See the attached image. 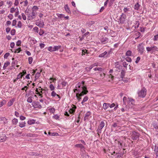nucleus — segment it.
I'll return each instance as SVG.
<instances>
[{
  "label": "nucleus",
  "mask_w": 158,
  "mask_h": 158,
  "mask_svg": "<svg viewBox=\"0 0 158 158\" xmlns=\"http://www.w3.org/2000/svg\"><path fill=\"white\" fill-rule=\"evenodd\" d=\"M137 47V49L139 53H140L141 54H143L144 50V48L142 44L141 43L139 44L138 46Z\"/></svg>",
  "instance_id": "nucleus-13"
},
{
  "label": "nucleus",
  "mask_w": 158,
  "mask_h": 158,
  "mask_svg": "<svg viewBox=\"0 0 158 158\" xmlns=\"http://www.w3.org/2000/svg\"><path fill=\"white\" fill-rule=\"evenodd\" d=\"M57 16L59 18H62L64 17V15L62 14H57Z\"/></svg>",
  "instance_id": "nucleus-52"
},
{
  "label": "nucleus",
  "mask_w": 158,
  "mask_h": 158,
  "mask_svg": "<svg viewBox=\"0 0 158 158\" xmlns=\"http://www.w3.org/2000/svg\"><path fill=\"white\" fill-rule=\"evenodd\" d=\"M61 47V45L55 46L53 47L50 46L48 48V50L50 52H52L58 51Z\"/></svg>",
  "instance_id": "nucleus-7"
},
{
  "label": "nucleus",
  "mask_w": 158,
  "mask_h": 158,
  "mask_svg": "<svg viewBox=\"0 0 158 158\" xmlns=\"http://www.w3.org/2000/svg\"><path fill=\"white\" fill-rule=\"evenodd\" d=\"M48 110L50 112L52 113H54L55 111V109L54 107L49 108Z\"/></svg>",
  "instance_id": "nucleus-37"
},
{
  "label": "nucleus",
  "mask_w": 158,
  "mask_h": 158,
  "mask_svg": "<svg viewBox=\"0 0 158 158\" xmlns=\"http://www.w3.org/2000/svg\"><path fill=\"white\" fill-rule=\"evenodd\" d=\"M154 151L156 153V156H158V144L155 145Z\"/></svg>",
  "instance_id": "nucleus-20"
},
{
  "label": "nucleus",
  "mask_w": 158,
  "mask_h": 158,
  "mask_svg": "<svg viewBox=\"0 0 158 158\" xmlns=\"http://www.w3.org/2000/svg\"><path fill=\"white\" fill-rule=\"evenodd\" d=\"M40 76V73L38 72L37 73L35 74V79H38Z\"/></svg>",
  "instance_id": "nucleus-50"
},
{
  "label": "nucleus",
  "mask_w": 158,
  "mask_h": 158,
  "mask_svg": "<svg viewBox=\"0 0 158 158\" xmlns=\"http://www.w3.org/2000/svg\"><path fill=\"white\" fill-rule=\"evenodd\" d=\"M25 13L27 16V19L28 20H31L35 19L36 16V14L33 12H29L25 11Z\"/></svg>",
  "instance_id": "nucleus-3"
},
{
  "label": "nucleus",
  "mask_w": 158,
  "mask_h": 158,
  "mask_svg": "<svg viewBox=\"0 0 158 158\" xmlns=\"http://www.w3.org/2000/svg\"><path fill=\"white\" fill-rule=\"evenodd\" d=\"M35 121L36 120L34 119H30L28 121L27 123L30 125H31L35 124Z\"/></svg>",
  "instance_id": "nucleus-18"
},
{
  "label": "nucleus",
  "mask_w": 158,
  "mask_h": 158,
  "mask_svg": "<svg viewBox=\"0 0 158 158\" xmlns=\"http://www.w3.org/2000/svg\"><path fill=\"white\" fill-rule=\"evenodd\" d=\"M135 24L136 25V26H135V28H138L139 25V22L138 21H136L135 22Z\"/></svg>",
  "instance_id": "nucleus-55"
},
{
  "label": "nucleus",
  "mask_w": 158,
  "mask_h": 158,
  "mask_svg": "<svg viewBox=\"0 0 158 158\" xmlns=\"http://www.w3.org/2000/svg\"><path fill=\"white\" fill-rule=\"evenodd\" d=\"M32 31L35 33H38L39 32V28L37 27H34L32 29Z\"/></svg>",
  "instance_id": "nucleus-30"
},
{
  "label": "nucleus",
  "mask_w": 158,
  "mask_h": 158,
  "mask_svg": "<svg viewBox=\"0 0 158 158\" xmlns=\"http://www.w3.org/2000/svg\"><path fill=\"white\" fill-rule=\"evenodd\" d=\"M139 5L137 3L135 4L134 6V9L136 10H138L139 9Z\"/></svg>",
  "instance_id": "nucleus-29"
},
{
  "label": "nucleus",
  "mask_w": 158,
  "mask_h": 158,
  "mask_svg": "<svg viewBox=\"0 0 158 158\" xmlns=\"http://www.w3.org/2000/svg\"><path fill=\"white\" fill-rule=\"evenodd\" d=\"M29 63L30 64H31L33 61V58L31 57H29L28 58Z\"/></svg>",
  "instance_id": "nucleus-45"
},
{
  "label": "nucleus",
  "mask_w": 158,
  "mask_h": 158,
  "mask_svg": "<svg viewBox=\"0 0 158 158\" xmlns=\"http://www.w3.org/2000/svg\"><path fill=\"white\" fill-rule=\"evenodd\" d=\"M15 101V100L14 99H12L10 100L7 103V106H11L13 103Z\"/></svg>",
  "instance_id": "nucleus-19"
},
{
  "label": "nucleus",
  "mask_w": 158,
  "mask_h": 158,
  "mask_svg": "<svg viewBox=\"0 0 158 158\" xmlns=\"http://www.w3.org/2000/svg\"><path fill=\"white\" fill-rule=\"evenodd\" d=\"M35 24L39 27L43 28L44 25V23L43 20L38 19L36 21Z\"/></svg>",
  "instance_id": "nucleus-9"
},
{
  "label": "nucleus",
  "mask_w": 158,
  "mask_h": 158,
  "mask_svg": "<svg viewBox=\"0 0 158 158\" xmlns=\"http://www.w3.org/2000/svg\"><path fill=\"white\" fill-rule=\"evenodd\" d=\"M16 23H17V21H16V20H14L13 21L12 23V26H15L16 25Z\"/></svg>",
  "instance_id": "nucleus-54"
},
{
  "label": "nucleus",
  "mask_w": 158,
  "mask_h": 158,
  "mask_svg": "<svg viewBox=\"0 0 158 158\" xmlns=\"http://www.w3.org/2000/svg\"><path fill=\"white\" fill-rule=\"evenodd\" d=\"M9 55L10 54L9 53H6L4 55V58L6 59L7 58V57L9 56Z\"/></svg>",
  "instance_id": "nucleus-63"
},
{
  "label": "nucleus",
  "mask_w": 158,
  "mask_h": 158,
  "mask_svg": "<svg viewBox=\"0 0 158 158\" xmlns=\"http://www.w3.org/2000/svg\"><path fill=\"white\" fill-rule=\"evenodd\" d=\"M8 18L10 20L12 19L13 18V16L12 14H10L8 15Z\"/></svg>",
  "instance_id": "nucleus-53"
},
{
  "label": "nucleus",
  "mask_w": 158,
  "mask_h": 158,
  "mask_svg": "<svg viewBox=\"0 0 158 158\" xmlns=\"http://www.w3.org/2000/svg\"><path fill=\"white\" fill-rule=\"evenodd\" d=\"M75 147L79 148L81 149L84 148L83 146L81 144H77L74 145Z\"/></svg>",
  "instance_id": "nucleus-26"
},
{
  "label": "nucleus",
  "mask_w": 158,
  "mask_h": 158,
  "mask_svg": "<svg viewBox=\"0 0 158 158\" xmlns=\"http://www.w3.org/2000/svg\"><path fill=\"white\" fill-rule=\"evenodd\" d=\"M107 53V52L106 51L104 52L103 53L100 54L98 57H102L104 56Z\"/></svg>",
  "instance_id": "nucleus-35"
},
{
  "label": "nucleus",
  "mask_w": 158,
  "mask_h": 158,
  "mask_svg": "<svg viewBox=\"0 0 158 158\" xmlns=\"http://www.w3.org/2000/svg\"><path fill=\"white\" fill-rule=\"evenodd\" d=\"M0 121H2L4 123H6L7 122V120L6 118L2 117L0 118Z\"/></svg>",
  "instance_id": "nucleus-23"
},
{
  "label": "nucleus",
  "mask_w": 158,
  "mask_h": 158,
  "mask_svg": "<svg viewBox=\"0 0 158 158\" xmlns=\"http://www.w3.org/2000/svg\"><path fill=\"white\" fill-rule=\"evenodd\" d=\"M57 95L56 93L54 91H52L51 93V95L53 97H55Z\"/></svg>",
  "instance_id": "nucleus-41"
},
{
  "label": "nucleus",
  "mask_w": 158,
  "mask_h": 158,
  "mask_svg": "<svg viewBox=\"0 0 158 158\" xmlns=\"http://www.w3.org/2000/svg\"><path fill=\"white\" fill-rule=\"evenodd\" d=\"M22 17L24 20H26V16L25 14L23 13L21 14Z\"/></svg>",
  "instance_id": "nucleus-44"
},
{
  "label": "nucleus",
  "mask_w": 158,
  "mask_h": 158,
  "mask_svg": "<svg viewBox=\"0 0 158 158\" xmlns=\"http://www.w3.org/2000/svg\"><path fill=\"white\" fill-rule=\"evenodd\" d=\"M24 3V6H27L28 4V2L27 0H26L24 1L23 2Z\"/></svg>",
  "instance_id": "nucleus-60"
},
{
  "label": "nucleus",
  "mask_w": 158,
  "mask_h": 158,
  "mask_svg": "<svg viewBox=\"0 0 158 158\" xmlns=\"http://www.w3.org/2000/svg\"><path fill=\"white\" fill-rule=\"evenodd\" d=\"M76 88H77L74 90V92H75V90L78 91V93L76 94V97L77 99L80 101L81 99L80 97L86 94L88 91L87 90L86 86L84 85V82L83 81L81 83H79L77 85Z\"/></svg>",
  "instance_id": "nucleus-1"
},
{
  "label": "nucleus",
  "mask_w": 158,
  "mask_h": 158,
  "mask_svg": "<svg viewBox=\"0 0 158 158\" xmlns=\"http://www.w3.org/2000/svg\"><path fill=\"white\" fill-rule=\"evenodd\" d=\"M39 88H40V89H39L40 91H39V96L41 98H42L43 97L42 94L44 93L45 91L44 89L41 88V87H39Z\"/></svg>",
  "instance_id": "nucleus-15"
},
{
  "label": "nucleus",
  "mask_w": 158,
  "mask_h": 158,
  "mask_svg": "<svg viewBox=\"0 0 158 158\" xmlns=\"http://www.w3.org/2000/svg\"><path fill=\"white\" fill-rule=\"evenodd\" d=\"M94 71L98 70L99 71H102V69L101 68H95L94 69Z\"/></svg>",
  "instance_id": "nucleus-57"
},
{
  "label": "nucleus",
  "mask_w": 158,
  "mask_h": 158,
  "mask_svg": "<svg viewBox=\"0 0 158 158\" xmlns=\"http://www.w3.org/2000/svg\"><path fill=\"white\" fill-rule=\"evenodd\" d=\"M10 63L9 62H6L4 63V65L3 67V70L5 69L6 67L10 64Z\"/></svg>",
  "instance_id": "nucleus-24"
},
{
  "label": "nucleus",
  "mask_w": 158,
  "mask_h": 158,
  "mask_svg": "<svg viewBox=\"0 0 158 158\" xmlns=\"http://www.w3.org/2000/svg\"><path fill=\"white\" fill-rule=\"evenodd\" d=\"M95 22L94 21H90L87 23V24L89 26H91L92 25L94 24Z\"/></svg>",
  "instance_id": "nucleus-32"
},
{
  "label": "nucleus",
  "mask_w": 158,
  "mask_h": 158,
  "mask_svg": "<svg viewBox=\"0 0 158 158\" xmlns=\"http://www.w3.org/2000/svg\"><path fill=\"white\" fill-rule=\"evenodd\" d=\"M30 41L32 44H35L37 43V41L34 38H31L30 40Z\"/></svg>",
  "instance_id": "nucleus-38"
},
{
  "label": "nucleus",
  "mask_w": 158,
  "mask_h": 158,
  "mask_svg": "<svg viewBox=\"0 0 158 158\" xmlns=\"http://www.w3.org/2000/svg\"><path fill=\"white\" fill-rule=\"evenodd\" d=\"M123 101L125 105L127 104L131 107L133 106L135 103V100L134 99L129 98H127L126 97H123Z\"/></svg>",
  "instance_id": "nucleus-2"
},
{
  "label": "nucleus",
  "mask_w": 158,
  "mask_h": 158,
  "mask_svg": "<svg viewBox=\"0 0 158 158\" xmlns=\"http://www.w3.org/2000/svg\"><path fill=\"white\" fill-rule=\"evenodd\" d=\"M132 55V52L130 50L127 51L126 53V55L127 56H131Z\"/></svg>",
  "instance_id": "nucleus-33"
},
{
  "label": "nucleus",
  "mask_w": 158,
  "mask_h": 158,
  "mask_svg": "<svg viewBox=\"0 0 158 158\" xmlns=\"http://www.w3.org/2000/svg\"><path fill=\"white\" fill-rule=\"evenodd\" d=\"M16 10V9H15L14 8H11L10 9V12L11 13H13Z\"/></svg>",
  "instance_id": "nucleus-56"
},
{
  "label": "nucleus",
  "mask_w": 158,
  "mask_h": 158,
  "mask_svg": "<svg viewBox=\"0 0 158 158\" xmlns=\"http://www.w3.org/2000/svg\"><path fill=\"white\" fill-rule=\"evenodd\" d=\"M76 108V107L74 106L73 105V106L72 107V108L70 109V110H69V112L70 114H73L74 113L75 110Z\"/></svg>",
  "instance_id": "nucleus-17"
},
{
  "label": "nucleus",
  "mask_w": 158,
  "mask_h": 158,
  "mask_svg": "<svg viewBox=\"0 0 158 158\" xmlns=\"http://www.w3.org/2000/svg\"><path fill=\"white\" fill-rule=\"evenodd\" d=\"M38 9H39V8L38 7V6H34L32 8V12H35V11H37L38 10Z\"/></svg>",
  "instance_id": "nucleus-25"
},
{
  "label": "nucleus",
  "mask_w": 158,
  "mask_h": 158,
  "mask_svg": "<svg viewBox=\"0 0 158 158\" xmlns=\"http://www.w3.org/2000/svg\"><path fill=\"white\" fill-rule=\"evenodd\" d=\"M139 133L135 131H133L131 135V138L133 140L137 139L139 137Z\"/></svg>",
  "instance_id": "nucleus-11"
},
{
  "label": "nucleus",
  "mask_w": 158,
  "mask_h": 158,
  "mask_svg": "<svg viewBox=\"0 0 158 158\" xmlns=\"http://www.w3.org/2000/svg\"><path fill=\"white\" fill-rule=\"evenodd\" d=\"M21 49L20 48H19L17 49L15 52L19 53L21 51Z\"/></svg>",
  "instance_id": "nucleus-64"
},
{
  "label": "nucleus",
  "mask_w": 158,
  "mask_h": 158,
  "mask_svg": "<svg viewBox=\"0 0 158 158\" xmlns=\"http://www.w3.org/2000/svg\"><path fill=\"white\" fill-rule=\"evenodd\" d=\"M57 88L58 89H62L67 84V82L59 80L58 82Z\"/></svg>",
  "instance_id": "nucleus-5"
},
{
  "label": "nucleus",
  "mask_w": 158,
  "mask_h": 158,
  "mask_svg": "<svg viewBox=\"0 0 158 158\" xmlns=\"http://www.w3.org/2000/svg\"><path fill=\"white\" fill-rule=\"evenodd\" d=\"M55 97V99L57 100V101H59L60 98H61V97H60L59 96V95H58L57 94V95L56 96V97Z\"/></svg>",
  "instance_id": "nucleus-48"
},
{
  "label": "nucleus",
  "mask_w": 158,
  "mask_h": 158,
  "mask_svg": "<svg viewBox=\"0 0 158 158\" xmlns=\"http://www.w3.org/2000/svg\"><path fill=\"white\" fill-rule=\"evenodd\" d=\"M31 104L34 108L40 109L42 107L40 103L38 102H33Z\"/></svg>",
  "instance_id": "nucleus-12"
},
{
  "label": "nucleus",
  "mask_w": 158,
  "mask_h": 158,
  "mask_svg": "<svg viewBox=\"0 0 158 158\" xmlns=\"http://www.w3.org/2000/svg\"><path fill=\"white\" fill-rule=\"evenodd\" d=\"M105 123L103 122H101L99 126V127L102 129L104 126Z\"/></svg>",
  "instance_id": "nucleus-36"
},
{
  "label": "nucleus",
  "mask_w": 158,
  "mask_h": 158,
  "mask_svg": "<svg viewBox=\"0 0 158 158\" xmlns=\"http://www.w3.org/2000/svg\"><path fill=\"white\" fill-rule=\"evenodd\" d=\"M15 30L14 29L10 31V34L12 35H15Z\"/></svg>",
  "instance_id": "nucleus-49"
},
{
  "label": "nucleus",
  "mask_w": 158,
  "mask_h": 158,
  "mask_svg": "<svg viewBox=\"0 0 158 158\" xmlns=\"http://www.w3.org/2000/svg\"><path fill=\"white\" fill-rule=\"evenodd\" d=\"M146 49L148 52L153 53L158 51V48L156 46H153L150 47H147Z\"/></svg>",
  "instance_id": "nucleus-4"
},
{
  "label": "nucleus",
  "mask_w": 158,
  "mask_h": 158,
  "mask_svg": "<svg viewBox=\"0 0 158 158\" xmlns=\"http://www.w3.org/2000/svg\"><path fill=\"white\" fill-rule=\"evenodd\" d=\"M140 57L139 56H138L137 58L136 59V60L135 61V62L137 64L138 63V62H139V60H140Z\"/></svg>",
  "instance_id": "nucleus-62"
},
{
  "label": "nucleus",
  "mask_w": 158,
  "mask_h": 158,
  "mask_svg": "<svg viewBox=\"0 0 158 158\" xmlns=\"http://www.w3.org/2000/svg\"><path fill=\"white\" fill-rule=\"evenodd\" d=\"M115 67L116 68L118 69V70L117 69L116 70V71H118V70H120L121 67L118 63H115Z\"/></svg>",
  "instance_id": "nucleus-27"
},
{
  "label": "nucleus",
  "mask_w": 158,
  "mask_h": 158,
  "mask_svg": "<svg viewBox=\"0 0 158 158\" xmlns=\"http://www.w3.org/2000/svg\"><path fill=\"white\" fill-rule=\"evenodd\" d=\"M16 135L18 136H23L25 135L23 134L22 132H17L16 133Z\"/></svg>",
  "instance_id": "nucleus-39"
},
{
  "label": "nucleus",
  "mask_w": 158,
  "mask_h": 158,
  "mask_svg": "<svg viewBox=\"0 0 158 158\" xmlns=\"http://www.w3.org/2000/svg\"><path fill=\"white\" fill-rule=\"evenodd\" d=\"M64 8L67 13L69 14H71L70 9L67 4H66L64 6Z\"/></svg>",
  "instance_id": "nucleus-16"
},
{
  "label": "nucleus",
  "mask_w": 158,
  "mask_h": 158,
  "mask_svg": "<svg viewBox=\"0 0 158 158\" xmlns=\"http://www.w3.org/2000/svg\"><path fill=\"white\" fill-rule=\"evenodd\" d=\"M26 123L25 122H20L19 123V126L21 127H23L25 126Z\"/></svg>",
  "instance_id": "nucleus-22"
},
{
  "label": "nucleus",
  "mask_w": 158,
  "mask_h": 158,
  "mask_svg": "<svg viewBox=\"0 0 158 158\" xmlns=\"http://www.w3.org/2000/svg\"><path fill=\"white\" fill-rule=\"evenodd\" d=\"M49 88L51 91H53L55 89L54 86L52 84H51L49 85Z\"/></svg>",
  "instance_id": "nucleus-40"
},
{
  "label": "nucleus",
  "mask_w": 158,
  "mask_h": 158,
  "mask_svg": "<svg viewBox=\"0 0 158 158\" xmlns=\"http://www.w3.org/2000/svg\"><path fill=\"white\" fill-rule=\"evenodd\" d=\"M87 50L86 49H83L82 50V55H84L85 53H87Z\"/></svg>",
  "instance_id": "nucleus-58"
},
{
  "label": "nucleus",
  "mask_w": 158,
  "mask_h": 158,
  "mask_svg": "<svg viewBox=\"0 0 158 158\" xmlns=\"http://www.w3.org/2000/svg\"><path fill=\"white\" fill-rule=\"evenodd\" d=\"M27 101L29 103H32L33 101V97H28L27 99Z\"/></svg>",
  "instance_id": "nucleus-31"
},
{
  "label": "nucleus",
  "mask_w": 158,
  "mask_h": 158,
  "mask_svg": "<svg viewBox=\"0 0 158 158\" xmlns=\"http://www.w3.org/2000/svg\"><path fill=\"white\" fill-rule=\"evenodd\" d=\"M125 60L127 62H131L132 60L131 58L127 57L125 58Z\"/></svg>",
  "instance_id": "nucleus-47"
},
{
  "label": "nucleus",
  "mask_w": 158,
  "mask_h": 158,
  "mask_svg": "<svg viewBox=\"0 0 158 158\" xmlns=\"http://www.w3.org/2000/svg\"><path fill=\"white\" fill-rule=\"evenodd\" d=\"M18 122V120L17 119L14 118L12 121V123L14 125H16Z\"/></svg>",
  "instance_id": "nucleus-28"
},
{
  "label": "nucleus",
  "mask_w": 158,
  "mask_h": 158,
  "mask_svg": "<svg viewBox=\"0 0 158 158\" xmlns=\"http://www.w3.org/2000/svg\"><path fill=\"white\" fill-rule=\"evenodd\" d=\"M21 43V40H19L16 42V45L18 46H19V45H20Z\"/></svg>",
  "instance_id": "nucleus-61"
},
{
  "label": "nucleus",
  "mask_w": 158,
  "mask_h": 158,
  "mask_svg": "<svg viewBox=\"0 0 158 158\" xmlns=\"http://www.w3.org/2000/svg\"><path fill=\"white\" fill-rule=\"evenodd\" d=\"M44 33V31L43 30L40 29V31L39 33V34L40 35L42 36Z\"/></svg>",
  "instance_id": "nucleus-43"
},
{
  "label": "nucleus",
  "mask_w": 158,
  "mask_h": 158,
  "mask_svg": "<svg viewBox=\"0 0 158 158\" xmlns=\"http://www.w3.org/2000/svg\"><path fill=\"white\" fill-rule=\"evenodd\" d=\"M53 117L54 119L56 120H57L59 119V116H58L57 114H56L53 116Z\"/></svg>",
  "instance_id": "nucleus-51"
},
{
  "label": "nucleus",
  "mask_w": 158,
  "mask_h": 158,
  "mask_svg": "<svg viewBox=\"0 0 158 158\" xmlns=\"http://www.w3.org/2000/svg\"><path fill=\"white\" fill-rule=\"evenodd\" d=\"M88 98L87 96H85V97H84V98L81 103L82 104V105H84L83 103L84 102H86L88 100Z\"/></svg>",
  "instance_id": "nucleus-34"
},
{
  "label": "nucleus",
  "mask_w": 158,
  "mask_h": 158,
  "mask_svg": "<svg viewBox=\"0 0 158 158\" xmlns=\"http://www.w3.org/2000/svg\"><path fill=\"white\" fill-rule=\"evenodd\" d=\"M6 135L2 133H0V142H2L6 140Z\"/></svg>",
  "instance_id": "nucleus-14"
},
{
  "label": "nucleus",
  "mask_w": 158,
  "mask_h": 158,
  "mask_svg": "<svg viewBox=\"0 0 158 158\" xmlns=\"http://www.w3.org/2000/svg\"><path fill=\"white\" fill-rule=\"evenodd\" d=\"M153 40L155 41L158 40V34H157L154 36Z\"/></svg>",
  "instance_id": "nucleus-42"
},
{
  "label": "nucleus",
  "mask_w": 158,
  "mask_h": 158,
  "mask_svg": "<svg viewBox=\"0 0 158 158\" xmlns=\"http://www.w3.org/2000/svg\"><path fill=\"white\" fill-rule=\"evenodd\" d=\"M109 103H105L103 104V108L105 110H106L109 107Z\"/></svg>",
  "instance_id": "nucleus-21"
},
{
  "label": "nucleus",
  "mask_w": 158,
  "mask_h": 158,
  "mask_svg": "<svg viewBox=\"0 0 158 158\" xmlns=\"http://www.w3.org/2000/svg\"><path fill=\"white\" fill-rule=\"evenodd\" d=\"M99 39L102 44H105L107 43L109 40L108 38L105 36H102L99 38Z\"/></svg>",
  "instance_id": "nucleus-10"
},
{
  "label": "nucleus",
  "mask_w": 158,
  "mask_h": 158,
  "mask_svg": "<svg viewBox=\"0 0 158 158\" xmlns=\"http://www.w3.org/2000/svg\"><path fill=\"white\" fill-rule=\"evenodd\" d=\"M17 26L19 28H21L22 27V23L20 21H19L18 22L17 24Z\"/></svg>",
  "instance_id": "nucleus-46"
},
{
  "label": "nucleus",
  "mask_w": 158,
  "mask_h": 158,
  "mask_svg": "<svg viewBox=\"0 0 158 158\" xmlns=\"http://www.w3.org/2000/svg\"><path fill=\"white\" fill-rule=\"evenodd\" d=\"M17 9L15 10V16L16 17L19 14V11L18 8H17Z\"/></svg>",
  "instance_id": "nucleus-59"
},
{
  "label": "nucleus",
  "mask_w": 158,
  "mask_h": 158,
  "mask_svg": "<svg viewBox=\"0 0 158 158\" xmlns=\"http://www.w3.org/2000/svg\"><path fill=\"white\" fill-rule=\"evenodd\" d=\"M126 15L123 13H122L118 21L119 24L124 23L126 18Z\"/></svg>",
  "instance_id": "nucleus-8"
},
{
  "label": "nucleus",
  "mask_w": 158,
  "mask_h": 158,
  "mask_svg": "<svg viewBox=\"0 0 158 158\" xmlns=\"http://www.w3.org/2000/svg\"><path fill=\"white\" fill-rule=\"evenodd\" d=\"M146 89L144 88H143L142 89L138 92V96L140 97H144L146 94Z\"/></svg>",
  "instance_id": "nucleus-6"
}]
</instances>
